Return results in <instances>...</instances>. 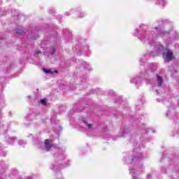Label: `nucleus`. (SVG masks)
Instances as JSON below:
<instances>
[{
	"instance_id": "obj_1",
	"label": "nucleus",
	"mask_w": 179,
	"mask_h": 179,
	"mask_svg": "<svg viewBox=\"0 0 179 179\" xmlns=\"http://www.w3.org/2000/svg\"><path fill=\"white\" fill-rule=\"evenodd\" d=\"M142 159H143V153L141 150L138 149L134 152L133 157L131 158V164H134L133 167L130 169V173L134 174L135 171H139L142 169Z\"/></svg>"
},
{
	"instance_id": "obj_2",
	"label": "nucleus",
	"mask_w": 179,
	"mask_h": 179,
	"mask_svg": "<svg viewBox=\"0 0 179 179\" xmlns=\"http://www.w3.org/2000/svg\"><path fill=\"white\" fill-rule=\"evenodd\" d=\"M38 148L41 149H44L46 152H50L52 148H54V145L52 144V141L50 139L45 140L44 143H40V145H38Z\"/></svg>"
},
{
	"instance_id": "obj_3",
	"label": "nucleus",
	"mask_w": 179,
	"mask_h": 179,
	"mask_svg": "<svg viewBox=\"0 0 179 179\" xmlns=\"http://www.w3.org/2000/svg\"><path fill=\"white\" fill-rule=\"evenodd\" d=\"M162 57L165 61V62H170V61H173L174 59V54L173 53V50L169 49L164 50L162 53Z\"/></svg>"
},
{
	"instance_id": "obj_4",
	"label": "nucleus",
	"mask_w": 179,
	"mask_h": 179,
	"mask_svg": "<svg viewBox=\"0 0 179 179\" xmlns=\"http://www.w3.org/2000/svg\"><path fill=\"white\" fill-rule=\"evenodd\" d=\"M131 83H135L136 86H137V87H139V86L142 85V80H141V78H134L131 80Z\"/></svg>"
},
{
	"instance_id": "obj_5",
	"label": "nucleus",
	"mask_w": 179,
	"mask_h": 179,
	"mask_svg": "<svg viewBox=\"0 0 179 179\" xmlns=\"http://www.w3.org/2000/svg\"><path fill=\"white\" fill-rule=\"evenodd\" d=\"M43 71L45 73H50L51 75H52V73H58V71H51V70H48L47 69H43Z\"/></svg>"
},
{
	"instance_id": "obj_6",
	"label": "nucleus",
	"mask_w": 179,
	"mask_h": 179,
	"mask_svg": "<svg viewBox=\"0 0 179 179\" xmlns=\"http://www.w3.org/2000/svg\"><path fill=\"white\" fill-rule=\"evenodd\" d=\"M157 80L159 86H162V85H163V78L160 77L159 75H157Z\"/></svg>"
},
{
	"instance_id": "obj_7",
	"label": "nucleus",
	"mask_w": 179,
	"mask_h": 179,
	"mask_svg": "<svg viewBox=\"0 0 179 179\" xmlns=\"http://www.w3.org/2000/svg\"><path fill=\"white\" fill-rule=\"evenodd\" d=\"M40 103L42 106H47V100L46 99H41Z\"/></svg>"
},
{
	"instance_id": "obj_8",
	"label": "nucleus",
	"mask_w": 179,
	"mask_h": 179,
	"mask_svg": "<svg viewBox=\"0 0 179 179\" xmlns=\"http://www.w3.org/2000/svg\"><path fill=\"white\" fill-rule=\"evenodd\" d=\"M16 141V138L15 137H11L8 139V143H13Z\"/></svg>"
},
{
	"instance_id": "obj_9",
	"label": "nucleus",
	"mask_w": 179,
	"mask_h": 179,
	"mask_svg": "<svg viewBox=\"0 0 179 179\" xmlns=\"http://www.w3.org/2000/svg\"><path fill=\"white\" fill-rule=\"evenodd\" d=\"M163 50H164V48L162 45H159V47L157 48L158 52H161V51H163Z\"/></svg>"
},
{
	"instance_id": "obj_10",
	"label": "nucleus",
	"mask_w": 179,
	"mask_h": 179,
	"mask_svg": "<svg viewBox=\"0 0 179 179\" xmlns=\"http://www.w3.org/2000/svg\"><path fill=\"white\" fill-rule=\"evenodd\" d=\"M161 36H169V32H166L164 31H161Z\"/></svg>"
},
{
	"instance_id": "obj_11",
	"label": "nucleus",
	"mask_w": 179,
	"mask_h": 179,
	"mask_svg": "<svg viewBox=\"0 0 179 179\" xmlns=\"http://www.w3.org/2000/svg\"><path fill=\"white\" fill-rule=\"evenodd\" d=\"M15 33L17 34H22V33H23V30H22V29H16Z\"/></svg>"
},
{
	"instance_id": "obj_12",
	"label": "nucleus",
	"mask_w": 179,
	"mask_h": 179,
	"mask_svg": "<svg viewBox=\"0 0 179 179\" xmlns=\"http://www.w3.org/2000/svg\"><path fill=\"white\" fill-rule=\"evenodd\" d=\"M18 143L20 146H22V145H24V143H24V141H23L22 140H19Z\"/></svg>"
},
{
	"instance_id": "obj_13",
	"label": "nucleus",
	"mask_w": 179,
	"mask_h": 179,
	"mask_svg": "<svg viewBox=\"0 0 179 179\" xmlns=\"http://www.w3.org/2000/svg\"><path fill=\"white\" fill-rule=\"evenodd\" d=\"M87 127L90 129H93V128H94V125L93 124H87Z\"/></svg>"
},
{
	"instance_id": "obj_14",
	"label": "nucleus",
	"mask_w": 179,
	"mask_h": 179,
	"mask_svg": "<svg viewBox=\"0 0 179 179\" xmlns=\"http://www.w3.org/2000/svg\"><path fill=\"white\" fill-rule=\"evenodd\" d=\"M159 2L160 5H164V3H166V1L164 0H159Z\"/></svg>"
},
{
	"instance_id": "obj_15",
	"label": "nucleus",
	"mask_w": 179,
	"mask_h": 179,
	"mask_svg": "<svg viewBox=\"0 0 179 179\" xmlns=\"http://www.w3.org/2000/svg\"><path fill=\"white\" fill-rule=\"evenodd\" d=\"M51 169H52V170H57V169H58V167L57 166H52V167Z\"/></svg>"
},
{
	"instance_id": "obj_16",
	"label": "nucleus",
	"mask_w": 179,
	"mask_h": 179,
	"mask_svg": "<svg viewBox=\"0 0 179 179\" xmlns=\"http://www.w3.org/2000/svg\"><path fill=\"white\" fill-rule=\"evenodd\" d=\"M141 41H146V36H144V38H141Z\"/></svg>"
},
{
	"instance_id": "obj_17",
	"label": "nucleus",
	"mask_w": 179,
	"mask_h": 179,
	"mask_svg": "<svg viewBox=\"0 0 179 179\" xmlns=\"http://www.w3.org/2000/svg\"><path fill=\"white\" fill-rule=\"evenodd\" d=\"M147 178H152V175H148Z\"/></svg>"
},
{
	"instance_id": "obj_18",
	"label": "nucleus",
	"mask_w": 179,
	"mask_h": 179,
	"mask_svg": "<svg viewBox=\"0 0 179 179\" xmlns=\"http://www.w3.org/2000/svg\"><path fill=\"white\" fill-rule=\"evenodd\" d=\"M157 29H159V28H157V27L155 28L156 31H155V33H157Z\"/></svg>"
},
{
	"instance_id": "obj_19",
	"label": "nucleus",
	"mask_w": 179,
	"mask_h": 179,
	"mask_svg": "<svg viewBox=\"0 0 179 179\" xmlns=\"http://www.w3.org/2000/svg\"><path fill=\"white\" fill-rule=\"evenodd\" d=\"M27 179H33V178H31L29 177V178H27Z\"/></svg>"
},
{
	"instance_id": "obj_20",
	"label": "nucleus",
	"mask_w": 179,
	"mask_h": 179,
	"mask_svg": "<svg viewBox=\"0 0 179 179\" xmlns=\"http://www.w3.org/2000/svg\"><path fill=\"white\" fill-rule=\"evenodd\" d=\"M79 17H83V16H79Z\"/></svg>"
},
{
	"instance_id": "obj_21",
	"label": "nucleus",
	"mask_w": 179,
	"mask_h": 179,
	"mask_svg": "<svg viewBox=\"0 0 179 179\" xmlns=\"http://www.w3.org/2000/svg\"><path fill=\"white\" fill-rule=\"evenodd\" d=\"M133 178H135V176H133Z\"/></svg>"
}]
</instances>
